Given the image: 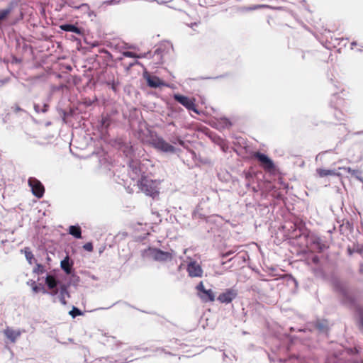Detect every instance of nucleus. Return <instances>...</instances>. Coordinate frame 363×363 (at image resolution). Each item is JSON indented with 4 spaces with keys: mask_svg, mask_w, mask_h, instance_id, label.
I'll return each instance as SVG.
<instances>
[{
    "mask_svg": "<svg viewBox=\"0 0 363 363\" xmlns=\"http://www.w3.org/2000/svg\"><path fill=\"white\" fill-rule=\"evenodd\" d=\"M111 89L116 91V83L115 82V81H113L112 83H111Z\"/></svg>",
    "mask_w": 363,
    "mask_h": 363,
    "instance_id": "37998d69",
    "label": "nucleus"
},
{
    "mask_svg": "<svg viewBox=\"0 0 363 363\" xmlns=\"http://www.w3.org/2000/svg\"><path fill=\"white\" fill-rule=\"evenodd\" d=\"M232 254H233L232 251L227 252H225V253L222 255V257H223V258L224 257H227L230 256Z\"/></svg>",
    "mask_w": 363,
    "mask_h": 363,
    "instance_id": "79ce46f5",
    "label": "nucleus"
},
{
    "mask_svg": "<svg viewBox=\"0 0 363 363\" xmlns=\"http://www.w3.org/2000/svg\"><path fill=\"white\" fill-rule=\"evenodd\" d=\"M123 57H130V58H141V57H150L152 55L150 52L144 53L143 55H138L135 52L130 51H125L122 53Z\"/></svg>",
    "mask_w": 363,
    "mask_h": 363,
    "instance_id": "6ab92c4d",
    "label": "nucleus"
},
{
    "mask_svg": "<svg viewBox=\"0 0 363 363\" xmlns=\"http://www.w3.org/2000/svg\"><path fill=\"white\" fill-rule=\"evenodd\" d=\"M317 173L320 177H324L330 175L340 177L341 174L337 172L336 169H317Z\"/></svg>",
    "mask_w": 363,
    "mask_h": 363,
    "instance_id": "dca6fc26",
    "label": "nucleus"
},
{
    "mask_svg": "<svg viewBox=\"0 0 363 363\" xmlns=\"http://www.w3.org/2000/svg\"><path fill=\"white\" fill-rule=\"evenodd\" d=\"M31 282H33V281H31ZM28 284H30L32 287H33V285L32 284V283H30L29 281L28 282Z\"/></svg>",
    "mask_w": 363,
    "mask_h": 363,
    "instance_id": "864d4df0",
    "label": "nucleus"
},
{
    "mask_svg": "<svg viewBox=\"0 0 363 363\" xmlns=\"http://www.w3.org/2000/svg\"><path fill=\"white\" fill-rule=\"evenodd\" d=\"M137 182L140 190L146 196H150L152 199L159 196L160 186L161 184L160 180L153 179L146 175H142V178Z\"/></svg>",
    "mask_w": 363,
    "mask_h": 363,
    "instance_id": "f257e3e1",
    "label": "nucleus"
},
{
    "mask_svg": "<svg viewBox=\"0 0 363 363\" xmlns=\"http://www.w3.org/2000/svg\"><path fill=\"white\" fill-rule=\"evenodd\" d=\"M335 117L337 119V121H341L344 120L343 118V113L341 111L335 109L334 113Z\"/></svg>",
    "mask_w": 363,
    "mask_h": 363,
    "instance_id": "c756f323",
    "label": "nucleus"
},
{
    "mask_svg": "<svg viewBox=\"0 0 363 363\" xmlns=\"http://www.w3.org/2000/svg\"><path fill=\"white\" fill-rule=\"evenodd\" d=\"M69 233L75 238L79 239L82 238V230L78 225H70L69 228Z\"/></svg>",
    "mask_w": 363,
    "mask_h": 363,
    "instance_id": "aec40b11",
    "label": "nucleus"
},
{
    "mask_svg": "<svg viewBox=\"0 0 363 363\" xmlns=\"http://www.w3.org/2000/svg\"><path fill=\"white\" fill-rule=\"evenodd\" d=\"M84 249L88 252H91L93 250V245L91 242H87L84 244L83 246Z\"/></svg>",
    "mask_w": 363,
    "mask_h": 363,
    "instance_id": "c9c22d12",
    "label": "nucleus"
},
{
    "mask_svg": "<svg viewBox=\"0 0 363 363\" xmlns=\"http://www.w3.org/2000/svg\"><path fill=\"white\" fill-rule=\"evenodd\" d=\"M311 242L315 245V248L318 252H322L326 248V245L322 242L321 239L318 237H312Z\"/></svg>",
    "mask_w": 363,
    "mask_h": 363,
    "instance_id": "a211bd4d",
    "label": "nucleus"
},
{
    "mask_svg": "<svg viewBox=\"0 0 363 363\" xmlns=\"http://www.w3.org/2000/svg\"><path fill=\"white\" fill-rule=\"evenodd\" d=\"M333 285H334V287L336 289V290L340 291L341 293L345 294V289L342 286V284L340 281L335 280L333 281Z\"/></svg>",
    "mask_w": 363,
    "mask_h": 363,
    "instance_id": "bb28decb",
    "label": "nucleus"
},
{
    "mask_svg": "<svg viewBox=\"0 0 363 363\" xmlns=\"http://www.w3.org/2000/svg\"><path fill=\"white\" fill-rule=\"evenodd\" d=\"M69 314L73 318H76L78 315H82L83 313L77 307L73 306L72 309L69 312Z\"/></svg>",
    "mask_w": 363,
    "mask_h": 363,
    "instance_id": "a878e982",
    "label": "nucleus"
},
{
    "mask_svg": "<svg viewBox=\"0 0 363 363\" xmlns=\"http://www.w3.org/2000/svg\"><path fill=\"white\" fill-rule=\"evenodd\" d=\"M159 54H160V50L159 49H156L153 55L155 56V55H159Z\"/></svg>",
    "mask_w": 363,
    "mask_h": 363,
    "instance_id": "09e8293b",
    "label": "nucleus"
},
{
    "mask_svg": "<svg viewBox=\"0 0 363 363\" xmlns=\"http://www.w3.org/2000/svg\"><path fill=\"white\" fill-rule=\"evenodd\" d=\"M33 272L38 274H42L45 272L44 267L41 264H38L37 267L34 269Z\"/></svg>",
    "mask_w": 363,
    "mask_h": 363,
    "instance_id": "c85d7f7f",
    "label": "nucleus"
},
{
    "mask_svg": "<svg viewBox=\"0 0 363 363\" xmlns=\"http://www.w3.org/2000/svg\"><path fill=\"white\" fill-rule=\"evenodd\" d=\"M228 359V357L225 354V353L224 352L223 353V361L225 363H227V360L226 359ZM230 360H232V358H229Z\"/></svg>",
    "mask_w": 363,
    "mask_h": 363,
    "instance_id": "a18cd8bd",
    "label": "nucleus"
},
{
    "mask_svg": "<svg viewBox=\"0 0 363 363\" xmlns=\"http://www.w3.org/2000/svg\"><path fill=\"white\" fill-rule=\"evenodd\" d=\"M356 45H357V42H356V41H353V42L351 43L352 48H353V46H355Z\"/></svg>",
    "mask_w": 363,
    "mask_h": 363,
    "instance_id": "3c124183",
    "label": "nucleus"
},
{
    "mask_svg": "<svg viewBox=\"0 0 363 363\" xmlns=\"http://www.w3.org/2000/svg\"><path fill=\"white\" fill-rule=\"evenodd\" d=\"M69 5L70 6H72V7H73V8H74V9H89V5H88L87 4H81V5H79V6H73V5H72L71 4H69Z\"/></svg>",
    "mask_w": 363,
    "mask_h": 363,
    "instance_id": "7c9ffc66",
    "label": "nucleus"
},
{
    "mask_svg": "<svg viewBox=\"0 0 363 363\" xmlns=\"http://www.w3.org/2000/svg\"><path fill=\"white\" fill-rule=\"evenodd\" d=\"M111 123V118L108 115H103L101 116V125L104 128H108Z\"/></svg>",
    "mask_w": 363,
    "mask_h": 363,
    "instance_id": "4be33fe9",
    "label": "nucleus"
},
{
    "mask_svg": "<svg viewBox=\"0 0 363 363\" xmlns=\"http://www.w3.org/2000/svg\"><path fill=\"white\" fill-rule=\"evenodd\" d=\"M255 157L260 162L262 167L266 170H272L274 169L273 161L265 154L257 152L254 155Z\"/></svg>",
    "mask_w": 363,
    "mask_h": 363,
    "instance_id": "1a4fd4ad",
    "label": "nucleus"
},
{
    "mask_svg": "<svg viewBox=\"0 0 363 363\" xmlns=\"http://www.w3.org/2000/svg\"><path fill=\"white\" fill-rule=\"evenodd\" d=\"M223 123H224V126L225 127H229V126L231 125V123H230V121L228 119H226V118H225L223 120Z\"/></svg>",
    "mask_w": 363,
    "mask_h": 363,
    "instance_id": "ea45409f",
    "label": "nucleus"
},
{
    "mask_svg": "<svg viewBox=\"0 0 363 363\" xmlns=\"http://www.w3.org/2000/svg\"><path fill=\"white\" fill-rule=\"evenodd\" d=\"M33 291L35 293H38L39 291H42L43 294H48V291L45 289V287L42 284L37 285L35 281L32 282Z\"/></svg>",
    "mask_w": 363,
    "mask_h": 363,
    "instance_id": "393cba45",
    "label": "nucleus"
},
{
    "mask_svg": "<svg viewBox=\"0 0 363 363\" xmlns=\"http://www.w3.org/2000/svg\"><path fill=\"white\" fill-rule=\"evenodd\" d=\"M313 272H314L315 276L317 277L322 278L324 277L323 272L322 271L321 269H314Z\"/></svg>",
    "mask_w": 363,
    "mask_h": 363,
    "instance_id": "2f4dec72",
    "label": "nucleus"
},
{
    "mask_svg": "<svg viewBox=\"0 0 363 363\" xmlns=\"http://www.w3.org/2000/svg\"><path fill=\"white\" fill-rule=\"evenodd\" d=\"M186 271L190 277H201L203 269L196 261L190 260L187 264Z\"/></svg>",
    "mask_w": 363,
    "mask_h": 363,
    "instance_id": "6e6552de",
    "label": "nucleus"
},
{
    "mask_svg": "<svg viewBox=\"0 0 363 363\" xmlns=\"http://www.w3.org/2000/svg\"><path fill=\"white\" fill-rule=\"evenodd\" d=\"M225 264V262H221V264H222V265H224Z\"/></svg>",
    "mask_w": 363,
    "mask_h": 363,
    "instance_id": "6e6d98bb",
    "label": "nucleus"
},
{
    "mask_svg": "<svg viewBox=\"0 0 363 363\" xmlns=\"http://www.w3.org/2000/svg\"><path fill=\"white\" fill-rule=\"evenodd\" d=\"M49 106L47 104H44L43 107L40 105L35 104L34 110L36 113H46L48 111Z\"/></svg>",
    "mask_w": 363,
    "mask_h": 363,
    "instance_id": "5701e85b",
    "label": "nucleus"
},
{
    "mask_svg": "<svg viewBox=\"0 0 363 363\" xmlns=\"http://www.w3.org/2000/svg\"><path fill=\"white\" fill-rule=\"evenodd\" d=\"M149 255L157 262L171 261L174 257V251H162L157 248H150Z\"/></svg>",
    "mask_w": 363,
    "mask_h": 363,
    "instance_id": "7ed1b4c3",
    "label": "nucleus"
},
{
    "mask_svg": "<svg viewBox=\"0 0 363 363\" xmlns=\"http://www.w3.org/2000/svg\"><path fill=\"white\" fill-rule=\"evenodd\" d=\"M136 64H138V61H135V62H133L130 63V64H129V65H128V69H129L130 67H131L134 66V65H136Z\"/></svg>",
    "mask_w": 363,
    "mask_h": 363,
    "instance_id": "49530a36",
    "label": "nucleus"
},
{
    "mask_svg": "<svg viewBox=\"0 0 363 363\" xmlns=\"http://www.w3.org/2000/svg\"><path fill=\"white\" fill-rule=\"evenodd\" d=\"M360 323H361V325L363 327V317L360 318Z\"/></svg>",
    "mask_w": 363,
    "mask_h": 363,
    "instance_id": "603ef678",
    "label": "nucleus"
},
{
    "mask_svg": "<svg viewBox=\"0 0 363 363\" xmlns=\"http://www.w3.org/2000/svg\"><path fill=\"white\" fill-rule=\"evenodd\" d=\"M120 2V0H107L104 1V4L106 5H114Z\"/></svg>",
    "mask_w": 363,
    "mask_h": 363,
    "instance_id": "e433bc0d",
    "label": "nucleus"
},
{
    "mask_svg": "<svg viewBox=\"0 0 363 363\" xmlns=\"http://www.w3.org/2000/svg\"><path fill=\"white\" fill-rule=\"evenodd\" d=\"M13 108L14 109V111H15L16 112H18V111H21V110H22V109H21V108L18 105H14V106H13Z\"/></svg>",
    "mask_w": 363,
    "mask_h": 363,
    "instance_id": "c03bdc74",
    "label": "nucleus"
},
{
    "mask_svg": "<svg viewBox=\"0 0 363 363\" xmlns=\"http://www.w3.org/2000/svg\"><path fill=\"white\" fill-rule=\"evenodd\" d=\"M10 9L0 10V22L3 21L4 18H6L7 16L10 13Z\"/></svg>",
    "mask_w": 363,
    "mask_h": 363,
    "instance_id": "cd10ccee",
    "label": "nucleus"
},
{
    "mask_svg": "<svg viewBox=\"0 0 363 363\" xmlns=\"http://www.w3.org/2000/svg\"><path fill=\"white\" fill-rule=\"evenodd\" d=\"M72 265L73 263L72 262H69L68 256H67L64 259H62L60 263L61 268L67 274H70L72 273Z\"/></svg>",
    "mask_w": 363,
    "mask_h": 363,
    "instance_id": "f3484780",
    "label": "nucleus"
},
{
    "mask_svg": "<svg viewBox=\"0 0 363 363\" xmlns=\"http://www.w3.org/2000/svg\"><path fill=\"white\" fill-rule=\"evenodd\" d=\"M45 284L50 289H54L57 287L58 281L52 275H47L45 279Z\"/></svg>",
    "mask_w": 363,
    "mask_h": 363,
    "instance_id": "412c9836",
    "label": "nucleus"
},
{
    "mask_svg": "<svg viewBox=\"0 0 363 363\" xmlns=\"http://www.w3.org/2000/svg\"><path fill=\"white\" fill-rule=\"evenodd\" d=\"M144 165L138 161H131L129 164V175L133 180H139L145 175Z\"/></svg>",
    "mask_w": 363,
    "mask_h": 363,
    "instance_id": "20e7f679",
    "label": "nucleus"
},
{
    "mask_svg": "<svg viewBox=\"0 0 363 363\" xmlns=\"http://www.w3.org/2000/svg\"><path fill=\"white\" fill-rule=\"evenodd\" d=\"M338 169H342L345 172H347L351 174H354L357 172L356 170L352 169L350 167H339Z\"/></svg>",
    "mask_w": 363,
    "mask_h": 363,
    "instance_id": "f704fd0d",
    "label": "nucleus"
},
{
    "mask_svg": "<svg viewBox=\"0 0 363 363\" xmlns=\"http://www.w3.org/2000/svg\"><path fill=\"white\" fill-rule=\"evenodd\" d=\"M21 252H24L26 259L30 264H32V260L34 259V256L32 252L30 250V248L25 247L23 250H21Z\"/></svg>",
    "mask_w": 363,
    "mask_h": 363,
    "instance_id": "b1692460",
    "label": "nucleus"
},
{
    "mask_svg": "<svg viewBox=\"0 0 363 363\" xmlns=\"http://www.w3.org/2000/svg\"><path fill=\"white\" fill-rule=\"evenodd\" d=\"M60 28L61 30L66 31V32H71V33H76L78 35H82V30L73 24H69V23L62 24L60 26Z\"/></svg>",
    "mask_w": 363,
    "mask_h": 363,
    "instance_id": "2eb2a0df",
    "label": "nucleus"
},
{
    "mask_svg": "<svg viewBox=\"0 0 363 363\" xmlns=\"http://www.w3.org/2000/svg\"><path fill=\"white\" fill-rule=\"evenodd\" d=\"M150 144L159 151L165 153H174L176 148L158 135L152 136Z\"/></svg>",
    "mask_w": 363,
    "mask_h": 363,
    "instance_id": "f03ea898",
    "label": "nucleus"
},
{
    "mask_svg": "<svg viewBox=\"0 0 363 363\" xmlns=\"http://www.w3.org/2000/svg\"><path fill=\"white\" fill-rule=\"evenodd\" d=\"M6 337L11 340V342H15L18 337H19L21 335V332L20 330H15L10 328H7L4 331Z\"/></svg>",
    "mask_w": 363,
    "mask_h": 363,
    "instance_id": "ddd939ff",
    "label": "nucleus"
},
{
    "mask_svg": "<svg viewBox=\"0 0 363 363\" xmlns=\"http://www.w3.org/2000/svg\"><path fill=\"white\" fill-rule=\"evenodd\" d=\"M32 194L37 198L40 199L45 193V188L40 181L35 177H30L28 181Z\"/></svg>",
    "mask_w": 363,
    "mask_h": 363,
    "instance_id": "39448f33",
    "label": "nucleus"
},
{
    "mask_svg": "<svg viewBox=\"0 0 363 363\" xmlns=\"http://www.w3.org/2000/svg\"><path fill=\"white\" fill-rule=\"evenodd\" d=\"M238 295L237 291L233 289H228L225 292L221 293L218 297V301L223 303H230Z\"/></svg>",
    "mask_w": 363,
    "mask_h": 363,
    "instance_id": "f8f14e48",
    "label": "nucleus"
},
{
    "mask_svg": "<svg viewBox=\"0 0 363 363\" xmlns=\"http://www.w3.org/2000/svg\"><path fill=\"white\" fill-rule=\"evenodd\" d=\"M255 157L260 162L262 167L266 170H272L274 169L273 161L265 154L257 152L254 155Z\"/></svg>",
    "mask_w": 363,
    "mask_h": 363,
    "instance_id": "9d476101",
    "label": "nucleus"
},
{
    "mask_svg": "<svg viewBox=\"0 0 363 363\" xmlns=\"http://www.w3.org/2000/svg\"><path fill=\"white\" fill-rule=\"evenodd\" d=\"M199 23V21H195L194 23H186V25L191 28H193L194 26H196Z\"/></svg>",
    "mask_w": 363,
    "mask_h": 363,
    "instance_id": "58836bf2",
    "label": "nucleus"
},
{
    "mask_svg": "<svg viewBox=\"0 0 363 363\" xmlns=\"http://www.w3.org/2000/svg\"><path fill=\"white\" fill-rule=\"evenodd\" d=\"M172 1H179V2L182 3V4L186 3V0H172Z\"/></svg>",
    "mask_w": 363,
    "mask_h": 363,
    "instance_id": "8fccbe9b",
    "label": "nucleus"
},
{
    "mask_svg": "<svg viewBox=\"0 0 363 363\" xmlns=\"http://www.w3.org/2000/svg\"><path fill=\"white\" fill-rule=\"evenodd\" d=\"M70 295L68 291V286L66 284H62L60 288V295L59 300L62 305L67 304L66 298H69Z\"/></svg>",
    "mask_w": 363,
    "mask_h": 363,
    "instance_id": "4468645a",
    "label": "nucleus"
},
{
    "mask_svg": "<svg viewBox=\"0 0 363 363\" xmlns=\"http://www.w3.org/2000/svg\"><path fill=\"white\" fill-rule=\"evenodd\" d=\"M123 60V57H121L118 58V60Z\"/></svg>",
    "mask_w": 363,
    "mask_h": 363,
    "instance_id": "5fc2aeb1",
    "label": "nucleus"
},
{
    "mask_svg": "<svg viewBox=\"0 0 363 363\" xmlns=\"http://www.w3.org/2000/svg\"><path fill=\"white\" fill-rule=\"evenodd\" d=\"M313 261L316 263L318 261V257L317 256H315L313 258Z\"/></svg>",
    "mask_w": 363,
    "mask_h": 363,
    "instance_id": "de8ad7c7",
    "label": "nucleus"
},
{
    "mask_svg": "<svg viewBox=\"0 0 363 363\" xmlns=\"http://www.w3.org/2000/svg\"><path fill=\"white\" fill-rule=\"evenodd\" d=\"M144 78L146 79L147 85L151 88H158L160 86L170 87L169 84L164 82L157 76L145 73Z\"/></svg>",
    "mask_w": 363,
    "mask_h": 363,
    "instance_id": "9b49d317",
    "label": "nucleus"
},
{
    "mask_svg": "<svg viewBox=\"0 0 363 363\" xmlns=\"http://www.w3.org/2000/svg\"><path fill=\"white\" fill-rule=\"evenodd\" d=\"M198 296L203 302H213L215 301V294L212 289H206L202 281L196 286Z\"/></svg>",
    "mask_w": 363,
    "mask_h": 363,
    "instance_id": "423d86ee",
    "label": "nucleus"
},
{
    "mask_svg": "<svg viewBox=\"0 0 363 363\" xmlns=\"http://www.w3.org/2000/svg\"><path fill=\"white\" fill-rule=\"evenodd\" d=\"M173 98L182 106H184L186 109L189 111H193L195 113H199L198 110L195 106L194 101L189 99L187 96L180 95L179 94H175L173 96Z\"/></svg>",
    "mask_w": 363,
    "mask_h": 363,
    "instance_id": "0eeeda50",
    "label": "nucleus"
},
{
    "mask_svg": "<svg viewBox=\"0 0 363 363\" xmlns=\"http://www.w3.org/2000/svg\"><path fill=\"white\" fill-rule=\"evenodd\" d=\"M58 293V290L57 289H53V291H52L51 292H48V294H50L51 296H55L57 295Z\"/></svg>",
    "mask_w": 363,
    "mask_h": 363,
    "instance_id": "a19ab883",
    "label": "nucleus"
},
{
    "mask_svg": "<svg viewBox=\"0 0 363 363\" xmlns=\"http://www.w3.org/2000/svg\"><path fill=\"white\" fill-rule=\"evenodd\" d=\"M91 363H112L111 361L108 360L107 358H100L94 360Z\"/></svg>",
    "mask_w": 363,
    "mask_h": 363,
    "instance_id": "72a5a7b5",
    "label": "nucleus"
},
{
    "mask_svg": "<svg viewBox=\"0 0 363 363\" xmlns=\"http://www.w3.org/2000/svg\"><path fill=\"white\" fill-rule=\"evenodd\" d=\"M172 142L174 144H179V145H181L182 147L185 146L184 141L182 139H181L180 138H177L174 140H172Z\"/></svg>",
    "mask_w": 363,
    "mask_h": 363,
    "instance_id": "473e14b6",
    "label": "nucleus"
},
{
    "mask_svg": "<svg viewBox=\"0 0 363 363\" xmlns=\"http://www.w3.org/2000/svg\"><path fill=\"white\" fill-rule=\"evenodd\" d=\"M264 6H265L264 5H257L253 7L245 8L244 10L245 11H251V10L257 9L259 8H262V7H264Z\"/></svg>",
    "mask_w": 363,
    "mask_h": 363,
    "instance_id": "4c0bfd02",
    "label": "nucleus"
}]
</instances>
